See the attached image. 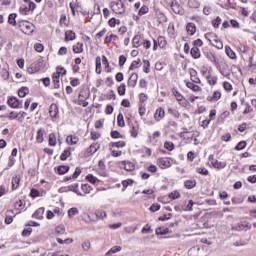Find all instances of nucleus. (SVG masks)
I'll return each mask as SVG.
<instances>
[{
	"mask_svg": "<svg viewBox=\"0 0 256 256\" xmlns=\"http://www.w3.org/2000/svg\"><path fill=\"white\" fill-rule=\"evenodd\" d=\"M18 25L20 27L21 32L25 33V35H31V33L35 31V26L33 25V23L29 21L22 20L18 22Z\"/></svg>",
	"mask_w": 256,
	"mask_h": 256,
	"instance_id": "nucleus-1",
	"label": "nucleus"
},
{
	"mask_svg": "<svg viewBox=\"0 0 256 256\" xmlns=\"http://www.w3.org/2000/svg\"><path fill=\"white\" fill-rule=\"evenodd\" d=\"M109 7L113 13H116V15H123L125 13V3L124 2H115L112 1L109 4Z\"/></svg>",
	"mask_w": 256,
	"mask_h": 256,
	"instance_id": "nucleus-2",
	"label": "nucleus"
},
{
	"mask_svg": "<svg viewBox=\"0 0 256 256\" xmlns=\"http://www.w3.org/2000/svg\"><path fill=\"white\" fill-rule=\"evenodd\" d=\"M172 93L181 107H187L189 105V101H187V99L177 91V89H172Z\"/></svg>",
	"mask_w": 256,
	"mask_h": 256,
	"instance_id": "nucleus-3",
	"label": "nucleus"
},
{
	"mask_svg": "<svg viewBox=\"0 0 256 256\" xmlns=\"http://www.w3.org/2000/svg\"><path fill=\"white\" fill-rule=\"evenodd\" d=\"M157 165L160 169H169L173 165V159L169 157L158 158Z\"/></svg>",
	"mask_w": 256,
	"mask_h": 256,
	"instance_id": "nucleus-4",
	"label": "nucleus"
},
{
	"mask_svg": "<svg viewBox=\"0 0 256 256\" xmlns=\"http://www.w3.org/2000/svg\"><path fill=\"white\" fill-rule=\"evenodd\" d=\"M171 5V10L176 15H183V7L175 0H168Z\"/></svg>",
	"mask_w": 256,
	"mask_h": 256,
	"instance_id": "nucleus-5",
	"label": "nucleus"
},
{
	"mask_svg": "<svg viewBox=\"0 0 256 256\" xmlns=\"http://www.w3.org/2000/svg\"><path fill=\"white\" fill-rule=\"evenodd\" d=\"M234 231H249L251 229V225H249V222L242 221L236 224L233 228Z\"/></svg>",
	"mask_w": 256,
	"mask_h": 256,
	"instance_id": "nucleus-6",
	"label": "nucleus"
},
{
	"mask_svg": "<svg viewBox=\"0 0 256 256\" xmlns=\"http://www.w3.org/2000/svg\"><path fill=\"white\" fill-rule=\"evenodd\" d=\"M9 107L12 109H21V101L17 97H10L7 101Z\"/></svg>",
	"mask_w": 256,
	"mask_h": 256,
	"instance_id": "nucleus-7",
	"label": "nucleus"
},
{
	"mask_svg": "<svg viewBox=\"0 0 256 256\" xmlns=\"http://www.w3.org/2000/svg\"><path fill=\"white\" fill-rule=\"evenodd\" d=\"M205 250L203 248H200L199 246H194L188 251V255L190 256H204L203 253Z\"/></svg>",
	"mask_w": 256,
	"mask_h": 256,
	"instance_id": "nucleus-8",
	"label": "nucleus"
},
{
	"mask_svg": "<svg viewBox=\"0 0 256 256\" xmlns=\"http://www.w3.org/2000/svg\"><path fill=\"white\" fill-rule=\"evenodd\" d=\"M165 118V109L162 107H159L155 113H154V119L155 121L159 122L162 121Z\"/></svg>",
	"mask_w": 256,
	"mask_h": 256,
	"instance_id": "nucleus-9",
	"label": "nucleus"
},
{
	"mask_svg": "<svg viewBox=\"0 0 256 256\" xmlns=\"http://www.w3.org/2000/svg\"><path fill=\"white\" fill-rule=\"evenodd\" d=\"M49 115L52 119H57V116L59 115V107H57V104L53 103L50 105Z\"/></svg>",
	"mask_w": 256,
	"mask_h": 256,
	"instance_id": "nucleus-10",
	"label": "nucleus"
},
{
	"mask_svg": "<svg viewBox=\"0 0 256 256\" xmlns=\"http://www.w3.org/2000/svg\"><path fill=\"white\" fill-rule=\"evenodd\" d=\"M139 75L137 73H132L128 79V87H136Z\"/></svg>",
	"mask_w": 256,
	"mask_h": 256,
	"instance_id": "nucleus-11",
	"label": "nucleus"
},
{
	"mask_svg": "<svg viewBox=\"0 0 256 256\" xmlns=\"http://www.w3.org/2000/svg\"><path fill=\"white\" fill-rule=\"evenodd\" d=\"M101 145L99 143H93L90 145V147L87 149V155H94V153H97L99 151Z\"/></svg>",
	"mask_w": 256,
	"mask_h": 256,
	"instance_id": "nucleus-12",
	"label": "nucleus"
},
{
	"mask_svg": "<svg viewBox=\"0 0 256 256\" xmlns=\"http://www.w3.org/2000/svg\"><path fill=\"white\" fill-rule=\"evenodd\" d=\"M61 77V72H56L52 75V81L54 83V89H59L61 87L59 78Z\"/></svg>",
	"mask_w": 256,
	"mask_h": 256,
	"instance_id": "nucleus-13",
	"label": "nucleus"
},
{
	"mask_svg": "<svg viewBox=\"0 0 256 256\" xmlns=\"http://www.w3.org/2000/svg\"><path fill=\"white\" fill-rule=\"evenodd\" d=\"M142 37L141 35L134 36L132 40V47L135 49H138V47H141L143 45V41H141Z\"/></svg>",
	"mask_w": 256,
	"mask_h": 256,
	"instance_id": "nucleus-14",
	"label": "nucleus"
},
{
	"mask_svg": "<svg viewBox=\"0 0 256 256\" xmlns=\"http://www.w3.org/2000/svg\"><path fill=\"white\" fill-rule=\"evenodd\" d=\"M186 31L188 35H193L194 33H197V26L195 25V23L190 22L186 26Z\"/></svg>",
	"mask_w": 256,
	"mask_h": 256,
	"instance_id": "nucleus-15",
	"label": "nucleus"
},
{
	"mask_svg": "<svg viewBox=\"0 0 256 256\" xmlns=\"http://www.w3.org/2000/svg\"><path fill=\"white\" fill-rule=\"evenodd\" d=\"M203 75L206 76L209 85H217V76H211V74H207V72H203Z\"/></svg>",
	"mask_w": 256,
	"mask_h": 256,
	"instance_id": "nucleus-16",
	"label": "nucleus"
},
{
	"mask_svg": "<svg viewBox=\"0 0 256 256\" xmlns=\"http://www.w3.org/2000/svg\"><path fill=\"white\" fill-rule=\"evenodd\" d=\"M66 142L68 143V145H77L79 143V138L74 135H69L66 138Z\"/></svg>",
	"mask_w": 256,
	"mask_h": 256,
	"instance_id": "nucleus-17",
	"label": "nucleus"
},
{
	"mask_svg": "<svg viewBox=\"0 0 256 256\" xmlns=\"http://www.w3.org/2000/svg\"><path fill=\"white\" fill-rule=\"evenodd\" d=\"M44 135H45V129L40 128V129L37 131V136H36V141H37V143H43V141H45V139L43 138Z\"/></svg>",
	"mask_w": 256,
	"mask_h": 256,
	"instance_id": "nucleus-18",
	"label": "nucleus"
},
{
	"mask_svg": "<svg viewBox=\"0 0 256 256\" xmlns=\"http://www.w3.org/2000/svg\"><path fill=\"white\" fill-rule=\"evenodd\" d=\"M68 191H73V193H76V195L83 197V194H81V192H79V184H77V183L68 186Z\"/></svg>",
	"mask_w": 256,
	"mask_h": 256,
	"instance_id": "nucleus-19",
	"label": "nucleus"
},
{
	"mask_svg": "<svg viewBox=\"0 0 256 256\" xmlns=\"http://www.w3.org/2000/svg\"><path fill=\"white\" fill-rule=\"evenodd\" d=\"M212 165L215 167V169H225V167H227V163L221 162L219 160L212 161Z\"/></svg>",
	"mask_w": 256,
	"mask_h": 256,
	"instance_id": "nucleus-20",
	"label": "nucleus"
},
{
	"mask_svg": "<svg viewBox=\"0 0 256 256\" xmlns=\"http://www.w3.org/2000/svg\"><path fill=\"white\" fill-rule=\"evenodd\" d=\"M48 144L50 145V147H55V145H57V136L55 135V133L49 134Z\"/></svg>",
	"mask_w": 256,
	"mask_h": 256,
	"instance_id": "nucleus-21",
	"label": "nucleus"
},
{
	"mask_svg": "<svg viewBox=\"0 0 256 256\" xmlns=\"http://www.w3.org/2000/svg\"><path fill=\"white\" fill-rule=\"evenodd\" d=\"M186 87H188V89L193 90L195 93H199V91H201V87L197 84L192 83V82H187Z\"/></svg>",
	"mask_w": 256,
	"mask_h": 256,
	"instance_id": "nucleus-22",
	"label": "nucleus"
},
{
	"mask_svg": "<svg viewBox=\"0 0 256 256\" xmlns=\"http://www.w3.org/2000/svg\"><path fill=\"white\" fill-rule=\"evenodd\" d=\"M196 185H197V181L195 179H193V180H186L184 182V187L186 189H193L194 187H196Z\"/></svg>",
	"mask_w": 256,
	"mask_h": 256,
	"instance_id": "nucleus-23",
	"label": "nucleus"
},
{
	"mask_svg": "<svg viewBox=\"0 0 256 256\" xmlns=\"http://www.w3.org/2000/svg\"><path fill=\"white\" fill-rule=\"evenodd\" d=\"M17 14L15 13H11L9 16H8V23L9 25H12L13 27H15L17 25Z\"/></svg>",
	"mask_w": 256,
	"mask_h": 256,
	"instance_id": "nucleus-24",
	"label": "nucleus"
},
{
	"mask_svg": "<svg viewBox=\"0 0 256 256\" xmlns=\"http://www.w3.org/2000/svg\"><path fill=\"white\" fill-rule=\"evenodd\" d=\"M190 54L193 57V59H199V57H201V51H199V48L197 47H193L190 50Z\"/></svg>",
	"mask_w": 256,
	"mask_h": 256,
	"instance_id": "nucleus-25",
	"label": "nucleus"
},
{
	"mask_svg": "<svg viewBox=\"0 0 256 256\" xmlns=\"http://www.w3.org/2000/svg\"><path fill=\"white\" fill-rule=\"evenodd\" d=\"M76 34L75 32L68 30L65 33V41H75Z\"/></svg>",
	"mask_w": 256,
	"mask_h": 256,
	"instance_id": "nucleus-26",
	"label": "nucleus"
},
{
	"mask_svg": "<svg viewBox=\"0 0 256 256\" xmlns=\"http://www.w3.org/2000/svg\"><path fill=\"white\" fill-rule=\"evenodd\" d=\"M71 157V148H68L63 151V153L60 156L61 161H67Z\"/></svg>",
	"mask_w": 256,
	"mask_h": 256,
	"instance_id": "nucleus-27",
	"label": "nucleus"
},
{
	"mask_svg": "<svg viewBox=\"0 0 256 256\" xmlns=\"http://www.w3.org/2000/svg\"><path fill=\"white\" fill-rule=\"evenodd\" d=\"M27 95H29V88L28 87H21L18 90V96L23 98V97H27Z\"/></svg>",
	"mask_w": 256,
	"mask_h": 256,
	"instance_id": "nucleus-28",
	"label": "nucleus"
},
{
	"mask_svg": "<svg viewBox=\"0 0 256 256\" xmlns=\"http://www.w3.org/2000/svg\"><path fill=\"white\" fill-rule=\"evenodd\" d=\"M21 182V178L19 176H15L12 178V189L15 191V189H18L19 183Z\"/></svg>",
	"mask_w": 256,
	"mask_h": 256,
	"instance_id": "nucleus-29",
	"label": "nucleus"
},
{
	"mask_svg": "<svg viewBox=\"0 0 256 256\" xmlns=\"http://www.w3.org/2000/svg\"><path fill=\"white\" fill-rule=\"evenodd\" d=\"M200 5L197 0H188V7H190V9H199Z\"/></svg>",
	"mask_w": 256,
	"mask_h": 256,
	"instance_id": "nucleus-30",
	"label": "nucleus"
},
{
	"mask_svg": "<svg viewBox=\"0 0 256 256\" xmlns=\"http://www.w3.org/2000/svg\"><path fill=\"white\" fill-rule=\"evenodd\" d=\"M169 228L167 227H160L156 229V235H168Z\"/></svg>",
	"mask_w": 256,
	"mask_h": 256,
	"instance_id": "nucleus-31",
	"label": "nucleus"
},
{
	"mask_svg": "<svg viewBox=\"0 0 256 256\" xmlns=\"http://www.w3.org/2000/svg\"><path fill=\"white\" fill-rule=\"evenodd\" d=\"M141 64V59L138 60H134L130 67H129V71H134V69H139V65Z\"/></svg>",
	"mask_w": 256,
	"mask_h": 256,
	"instance_id": "nucleus-32",
	"label": "nucleus"
},
{
	"mask_svg": "<svg viewBox=\"0 0 256 256\" xmlns=\"http://www.w3.org/2000/svg\"><path fill=\"white\" fill-rule=\"evenodd\" d=\"M67 172H69V166H59L57 168L58 175H65Z\"/></svg>",
	"mask_w": 256,
	"mask_h": 256,
	"instance_id": "nucleus-33",
	"label": "nucleus"
},
{
	"mask_svg": "<svg viewBox=\"0 0 256 256\" xmlns=\"http://www.w3.org/2000/svg\"><path fill=\"white\" fill-rule=\"evenodd\" d=\"M75 215H79V209L76 207L70 208L68 210V217L71 219L72 217H75Z\"/></svg>",
	"mask_w": 256,
	"mask_h": 256,
	"instance_id": "nucleus-34",
	"label": "nucleus"
},
{
	"mask_svg": "<svg viewBox=\"0 0 256 256\" xmlns=\"http://www.w3.org/2000/svg\"><path fill=\"white\" fill-rule=\"evenodd\" d=\"M124 169L125 171H134L135 164H133L132 162H124Z\"/></svg>",
	"mask_w": 256,
	"mask_h": 256,
	"instance_id": "nucleus-35",
	"label": "nucleus"
},
{
	"mask_svg": "<svg viewBox=\"0 0 256 256\" xmlns=\"http://www.w3.org/2000/svg\"><path fill=\"white\" fill-rule=\"evenodd\" d=\"M74 53H83V43H77L73 46Z\"/></svg>",
	"mask_w": 256,
	"mask_h": 256,
	"instance_id": "nucleus-36",
	"label": "nucleus"
},
{
	"mask_svg": "<svg viewBox=\"0 0 256 256\" xmlns=\"http://www.w3.org/2000/svg\"><path fill=\"white\" fill-rule=\"evenodd\" d=\"M149 13V7L148 6H142L140 10L138 11L139 17H142V15H147Z\"/></svg>",
	"mask_w": 256,
	"mask_h": 256,
	"instance_id": "nucleus-37",
	"label": "nucleus"
},
{
	"mask_svg": "<svg viewBox=\"0 0 256 256\" xmlns=\"http://www.w3.org/2000/svg\"><path fill=\"white\" fill-rule=\"evenodd\" d=\"M126 143L125 141H118V142H112L111 147H116L117 149H121L125 147Z\"/></svg>",
	"mask_w": 256,
	"mask_h": 256,
	"instance_id": "nucleus-38",
	"label": "nucleus"
},
{
	"mask_svg": "<svg viewBox=\"0 0 256 256\" xmlns=\"http://www.w3.org/2000/svg\"><path fill=\"white\" fill-rule=\"evenodd\" d=\"M121 246H114L112 247L107 253L106 255H113L115 253H119V251H121Z\"/></svg>",
	"mask_w": 256,
	"mask_h": 256,
	"instance_id": "nucleus-39",
	"label": "nucleus"
},
{
	"mask_svg": "<svg viewBox=\"0 0 256 256\" xmlns=\"http://www.w3.org/2000/svg\"><path fill=\"white\" fill-rule=\"evenodd\" d=\"M95 215H96L97 219H105V217H107V212L102 211V210H97L95 212Z\"/></svg>",
	"mask_w": 256,
	"mask_h": 256,
	"instance_id": "nucleus-40",
	"label": "nucleus"
},
{
	"mask_svg": "<svg viewBox=\"0 0 256 256\" xmlns=\"http://www.w3.org/2000/svg\"><path fill=\"white\" fill-rule=\"evenodd\" d=\"M79 175H81V169L76 168L72 176H70L69 178H66V181H69V179H77Z\"/></svg>",
	"mask_w": 256,
	"mask_h": 256,
	"instance_id": "nucleus-41",
	"label": "nucleus"
},
{
	"mask_svg": "<svg viewBox=\"0 0 256 256\" xmlns=\"http://www.w3.org/2000/svg\"><path fill=\"white\" fill-rule=\"evenodd\" d=\"M245 147H247V142L241 141L236 145L235 149H236V151H243V149H245Z\"/></svg>",
	"mask_w": 256,
	"mask_h": 256,
	"instance_id": "nucleus-42",
	"label": "nucleus"
},
{
	"mask_svg": "<svg viewBox=\"0 0 256 256\" xmlns=\"http://www.w3.org/2000/svg\"><path fill=\"white\" fill-rule=\"evenodd\" d=\"M45 212V208H39L36 210L33 214V217H36V219H41V215Z\"/></svg>",
	"mask_w": 256,
	"mask_h": 256,
	"instance_id": "nucleus-43",
	"label": "nucleus"
},
{
	"mask_svg": "<svg viewBox=\"0 0 256 256\" xmlns=\"http://www.w3.org/2000/svg\"><path fill=\"white\" fill-rule=\"evenodd\" d=\"M118 127H124L125 126V119L123 118V115L120 113L117 117Z\"/></svg>",
	"mask_w": 256,
	"mask_h": 256,
	"instance_id": "nucleus-44",
	"label": "nucleus"
},
{
	"mask_svg": "<svg viewBox=\"0 0 256 256\" xmlns=\"http://www.w3.org/2000/svg\"><path fill=\"white\" fill-rule=\"evenodd\" d=\"M164 147L167 149V151H173V149H175V144H173V142L166 141L164 143Z\"/></svg>",
	"mask_w": 256,
	"mask_h": 256,
	"instance_id": "nucleus-45",
	"label": "nucleus"
},
{
	"mask_svg": "<svg viewBox=\"0 0 256 256\" xmlns=\"http://www.w3.org/2000/svg\"><path fill=\"white\" fill-rule=\"evenodd\" d=\"M180 197H181V193H179L178 191H174L169 194V199H172V200L179 199Z\"/></svg>",
	"mask_w": 256,
	"mask_h": 256,
	"instance_id": "nucleus-46",
	"label": "nucleus"
},
{
	"mask_svg": "<svg viewBox=\"0 0 256 256\" xmlns=\"http://www.w3.org/2000/svg\"><path fill=\"white\" fill-rule=\"evenodd\" d=\"M117 35L111 34L110 36H106L104 43H111L112 41H116Z\"/></svg>",
	"mask_w": 256,
	"mask_h": 256,
	"instance_id": "nucleus-47",
	"label": "nucleus"
},
{
	"mask_svg": "<svg viewBox=\"0 0 256 256\" xmlns=\"http://www.w3.org/2000/svg\"><path fill=\"white\" fill-rule=\"evenodd\" d=\"M34 49L35 51H37V53H43V50L45 49V47L41 43H36L34 45Z\"/></svg>",
	"mask_w": 256,
	"mask_h": 256,
	"instance_id": "nucleus-48",
	"label": "nucleus"
},
{
	"mask_svg": "<svg viewBox=\"0 0 256 256\" xmlns=\"http://www.w3.org/2000/svg\"><path fill=\"white\" fill-rule=\"evenodd\" d=\"M214 29H219V25H221V17L217 16L216 19L212 22Z\"/></svg>",
	"mask_w": 256,
	"mask_h": 256,
	"instance_id": "nucleus-49",
	"label": "nucleus"
},
{
	"mask_svg": "<svg viewBox=\"0 0 256 256\" xmlns=\"http://www.w3.org/2000/svg\"><path fill=\"white\" fill-rule=\"evenodd\" d=\"M196 172H198L200 175H209V170L203 167L196 168Z\"/></svg>",
	"mask_w": 256,
	"mask_h": 256,
	"instance_id": "nucleus-50",
	"label": "nucleus"
},
{
	"mask_svg": "<svg viewBox=\"0 0 256 256\" xmlns=\"http://www.w3.org/2000/svg\"><path fill=\"white\" fill-rule=\"evenodd\" d=\"M10 213H13V211H8V215L5 218L6 225H11V223H13V216L9 215Z\"/></svg>",
	"mask_w": 256,
	"mask_h": 256,
	"instance_id": "nucleus-51",
	"label": "nucleus"
},
{
	"mask_svg": "<svg viewBox=\"0 0 256 256\" xmlns=\"http://www.w3.org/2000/svg\"><path fill=\"white\" fill-rule=\"evenodd\" d=\"M226 54L228 57H230V59H235L236 57L235 52H233L230 47H226Z\"/></svg>",
	"mask_w": 256,
	"mask_h": 256,
	"instance_id": "nucleus-52",
	"label": "nucleus"
},
{
	"mask_svg": "<svg viewBox=\"0 0 256 256\" xmlns=\"http://www.w3.org/2000/svg\"><path fill=\"white\" fill-rule=\"evenodd\" d=\"M219 99H221V92L219 91H215L213 93V96L211 98V101H219Z\"/></svg>",
	"mask_w": 256,
	"mask_h": 256,
	"instance_id": "nucleus-53",
	"label": "nucleus"
},
{
	"mask_svg": "<svg viewBox=\"0 0 256 256\" xmlns=\"http://www.w3.org/2000/svg\"><path fill=\"white\" fill-rule=\"evenodd\" d=\"M159 209H161V205L152 204L149 208V211H151L152 213H155L156 211H159Z\"/></svg>",
	"mask_w": 256,
	"mask_h": 256,
	"instance_id": "nucleus-54",
	"label": "nucleus"
},
{
	"mask_svg": "<svg viewBox=\"0 0 256 256\" xmlns=\"http://www.w3.org/2000/svg\"><path fill=\"white\" fill-rule=\"evenodd\" d=\"M130 135L131 137L137 138V136L139 135V131L137 130V128H135V126H132L131 130H130Z\"/></svg>",
	"mask_w": 256,
	"mask_h": 256,
	"instance_id": "nucleus-55",
	"label": "nucleus"
},
{
	"mask_svg": "<svg viewBox=\"0 0 256 256\" xmlns=\"http://www.w3.org/2000/svg\"><path fill=\"white\" fill-rule=\"evenodd\" d=\"M156 41L158 42L159 47H165V37L159 36Z\"/></svg>",
	"mask_w": 256,
	"mask_h": 256,
	"instance_id": "nucleus-56",
	"label": "nucleus"
},
{
	"mask_svg": "<svg viewBox=\"0 0 256 256\" xmlns=\"http://www.w3.org/2000/svg\"><path fill=\"white\" fill-rule=\"evenodd\" d=\"M86 179L89 181V183H92V185H95L97 183V178L93 176L92 174L87 175Z\"/></svg>",
	"mask_w": 256,
	"mask_h": 256,
	"instance_id": "nucleus-57",
	"label": "nucleus"
},
{
	"mask_svg": "<svg viewBox=\"0 0 256 256\" xmlns=\"http://www.w3.org/2000/svg\"><path fill=\"white\" fill-rule=\"evenodd\" d=\"M125 91H126V86L125 84H121L119 87H118V94L123 96L125 95Z\"/></svg>",
	"mask_w": 256,
	"mask_h": 256,
	"instance_id": "nucleus-58",
	"label": "nucleus"
},
{
	"mask_svg": "<svg viewBox=\"0 0 256 256\" xmlns=\"http://www.w3.org/2000/svg\"><path fill=\"white\" fill-rule=\"evenodd\" d=\"M31 233H33V230L31 228L29 229H24L22 231V237H30L31 236Z\"/></svg>",
	"mask_w": 256,
	"mask_h": 256,
	"instance_id": "nucleus-59",
	"label": "nucleus"
},
{
	"mask_svg": "<svg viewBox=\"0 0 256 256\" xmlns=\"http://www.w3.org/2000/svg\"><path fill=\"white\" fill-rule=\"evenodd\" d=\"M111 137H112V139H121V137H123V136L121 135V133L114 130V131L111 132Z\"/></svg>",
	"mask_w": 256,
	"mask_h": 256,
	"instance_id": "nucleus-60",
	"label": "nucleus"
},
{
	"mask_svg": "<svg viewBox=\"0 0 256 256\" xmlns=\"http://www.w3.org/2000/svg\"><path fill=\"white\" fill-rule=\"evenodd\" d=\"M223 87H224L225 91H233V85H231V83H229V82H224Z\"/></svg>",
	"mask_w": 256,
	"mask_h": 256,
	"instance_id": "nucleus-61",
	"label": "nucleus"
},
{
	"mask_svg": "<svg viewBox=\"0 0 256 256\" xmlns=\"http://www.w3.org/2000/svg\"><path fill=\"white\" fill-rule=\"evenodd\" d=\"M19 12L21 13V15H27V13H29V7H27V6H25V7L21 6V7L19 8Z\"/></svg>",
	"mask_w": 256,
	"mask_h": 256,
	"instance_id": "nucleus-62",
	"label": "nucleus"
},
{
	"mask_svg": "<svg viewBox=\"0 0 256 256\" xmlns=\"http://www.w3.org/2000/svg\"><path fill=\"white\" fill-rule=\"evenodd\" d=\"M56 233H58V235H63V233H65V226L60 225L56 228Z\"/></svg>",
	"mask_w": 256,
	"mask_h": 256,
	"instance_id": "nucleus-63",
	"label": "nucleus"
},
{
	"mask_svg": "<svg viewBox=\"0 0 256 256\" xmlns=\"http://www.w3.org/2000/svg\"><path fill=\"white\" fill-rule=\"evenodd\" d=\"M1 73L4 81H7V79H9V71H7L6 69H3Z\"/></svg>",
	"mask_w": 256,
	"mask_h": 256,
	"instance_id": "nucleus-64",
	"label": "nucleus"
}]
</instances>
